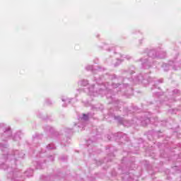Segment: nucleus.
Wrapping results in <instances>:
<instances>
[{
    "label": "nucleus",
    "mask_w": 181,
    "mask_h": 181,
    "mask_svg": "<svg viewBox=\"0 0 181 181\" xmlns=\"http://www.w3.org/2000/svg\"><path fill=\"white\" fill-rule=\"evenodd\" d=\"M6 127V124L4 123H0V129H2L4 131L3 133V135H1L2 139H4V138H9V136H11L12 132L11 131V129L9 127H7L6 129H4Z\"/></svg>",
    "instance_id": "f257e3e1"
},
{
    "label": "nucleus",
    "mask_w": 181,
    "mask_h": 181,
    "mask_svg": "<svg viewBox=\"0 0 181 181\" xmlns=\"http://www.w3.org/2000/svg\"><path fill=\"white\" fill-rule=\"evenodd\" d=\"M98 90H95V92H94V85H92L90 88H88V91L90 95L96 96L98 95V94H103V91H105L103 90V88H98Z\"/></svg>",
    "instance_id": "f03ea898"
},
{
    "label": "nucleus",
    "mask_w": 181,
    "mask_h": 181,
    "mask_svg": "<svg viewBox=\"0 0 181 181\" xmlns=\"http://www.w3.org/2000/svg\"><path fill=\"white\" fill-rule=\"evenodd\" d=\"M142 66L144 69H150L151 68V62H149L147 59H144V62L142 63Z\"/></svg>",
    "instance_id": "7ed1b4c3"
},
{
    "label": "nucleus",
    "mask_w": 181,
    "mask_h": 181,
    "mask_svg": "<svg viewBox=\"0 0 181 181\" xmlns=\"http://www.w3.org/2000/svg\"><path fill=\"white\" fill-rule=\"evenodd\" d=\"M13 156H18V158H23L25 156V153H21L18 150H16L13 153Z\"/></svg>",
    "instance_id": "20e7f679"
},
{
    "label": "nucleus",
    "mask_w": 181,
    "mask_h": 181,
    "mask_svg": "<svg viewBox=\"0 0 181 181\" xmlns=\"http://www.w3.org/2000/svg\"><path fill=\"white\" fill-rule=\"evenodd\" d=\"M62 101H63L64 103H66V104H69V103H70V101H71V99L68 98L66 96H63L62 98Z\"/></svg>",
    "instance_id": "39448f33"
},
{
    "label": "nucleus",
    "mask_w": 181,
    "mask_h": 181,
    "mask_svg": "<svg viewBox=\"0 0 181 181\" xmlns=\"http://www.w3.org/2000/svg\"><path fill=\"white\" fill-rule=\"evenodd\" d=\"M21 139V133H16L13 136L14 141H19Z\"/></svg>",
    "instance_id": "423d86ee"
},
{
    "label": "nucleus",
    "mask_w": 181,
    "mask_h": 181,
    "mask_svg": "<svg viewBox=\"0 0 181 181\" xmlns=\"http://www.w3.org/2000/svg\"><path fill=\"white\" fill-rule=\"evenodd\" d=\"M7 147L8 144H4L2 143H0V149H1V151H4V149H6Z\"/></svg>",
    "instance_id": "0eeeda50"
},
{
    "label": "nucleus",
    "mask_w": 181,
    "mask_h": 181,
    "mask_svg": "<svg viewBox=\"0 0 181 181\" xmlns=\"http://www.w3.org/2000/svg\"><path fill=\"white\" fill-rule=\"evenodd\" d=\"M148 56H151V57H156V52L155 51H151Z\"/></svg>",
    "instance_id": "6e6552de"
},
{
    "label": "nucleus",
    "mask_w": 181,
    "mask_h": 181,
    "mask_svg": "<svg viewBox=\"0 0 181 181\" xmlns=\"http://www.w3.org/2000/svg\"><path fill=\"white\" fill-rule=\"evenodd\" d=\"M47 149H56V146H54V144H50L47 146Z\"/></svg>",
    "instance_id": "1a4fd4ad"
},
{
    "label": "nucleus",
    "mask_w": 181,
    "mask_h": 181,
    "mask_svg": "<svg viewBox=\"0 0 181 181\" xmlns=\"http://www.w3.org/2000/svg\"><path fill=\"white\" fill-rule=\"evenodd\" d=\"M81 119L82 121H88V115L83 114Z\"/></svg>",
    "instance_id": "9d476101"
},
{
    "label": "nucleus",
    "mask_w": 181,
    "mask_h": 181,
    "mask_svg": "<svg viewBox=\"0 0 181 181\" xmlns=\"http://www.w3.org/2000/svg\"><path fill=\"white\" fill-rule=\"evenodd\" d=\"M88 84V81L83 80L81 81V86H83L84 87H86V86H87Z\"/></svg>",
    "instance_id": "9b49d317"
},
{
    "label": "nucleus",
    "mask_w": 181,
    "mask_h": 181,
    "mask_svg": "<svg viewBox=\"0 0 181 181\" xmlns=\"http://www.w3.org/2000/svg\"><path fill=\"white\" fill-rule=\"evenodd\" d=\"M86 69L88 70V71L93 70V67L92 65H88V66L86 67Z\"/></svg>",
    "instance_id": "f8f14e48"
},
{
    "label": "nucleus",
    "mask_w": 181,
    "mask_h": 181,
    "mask_svg": "<svg viewBox=\"0 0 181 181\" xmlns=\"http://www.w3.org/2000/svg\"><path fill=\"white\" fill-rule=\"evenodd\" d=\"M124 59H127V60H129L131 59V57L129 56H126V57H122L121 58V62L124 61Z\"/></svg>",
    "instance_id": "ddd939ff"
},
{
    "label": "nucleus",
    "mask_w": 181,
    "mask_h": 181,
    "mask_svg": "<svg viewBox=\"0 0 181 181\" xmlns=\"http://www.w3.org/2000/svg\"><path fill=\"white\" fill-rule=\"evenodd\" d=\"M138 80H139V81H142V76L139 75L138 76Z\"/></svg>",
    "instance_id": "4468645a"
},
{
    "label": "nucleus",
    "mask_w": 181,
    "mask_h": 181,
    "mask_svg": "<svg viewBox=\"0 0 181 181\" xmlns=\"http://www.w3.org/2000/svg\"><path fill=\"white\" fill-rule=\"evenodd\" d=\"M118 86H119V84H113L112 86L115 88H117V87H118Z\"/></svg>",
    "instance_id": "2eb2a0df"
},
{
    "label": "nucleus",
    "mask_w": 181,
    "mask_h": 181,
    "mask_svg": "<svg viewBox=\"0 0 181 181\" xmlns=\"http://www.w3.org/2000/svg\"><path fill=\"white\" fill-rule=\"evenodd\" d=\"M47 104H49V105H50L52 104V101H50L49 100H47Z\"/></svg>",
    "instance_id": "dca6fc26"
},
{
    "label": "nucleus",
    "mask_w": 181,
    "mask_h": 181,
    "mask_svg": "<svg viewBox=\"0 0 181 181\" xmlns=\"http://www.w3.org/2000/svg\"><path fill=\"white\" fill-rule=\"evenodd\" d=\"M25 175H26V176H28V177H29L30 176H32V175H28V171L25 172Z\"/></svg>",
    "instance_id": "f3484780"
},
{
    "label": "nucleus",
    "mask_w": 181,
    "mask_h": 181,
    "mask_svg": "<svg viewBox=\"0 0 181 181\" xmlns=\"http://www.w3.org/2000/svg\"><path fill=\"white\" fill-rule=\"evenodd\" d=\"M119 63H121V61H119L118 63L115 64V66H118V64H119Z\"/></svg>",
    "instance_id": "a211bd4d"
},
{
    "label": "nucleus",
    "mask_w": 181,
    "mask_h": 181,
    "mask_svg": "<svg viewBox=\"0 0 181 181\" xmlns=\"http://www.w3.org/2000/svg\"><path fill=\"white\" fill-rule=\"evenodd\" d=\"M160 59H164L165 55H163V56H160Z\"/></svg>",
    "instance_id": "6ab92c4d"
},
{
    "label": "nucleus",
    "mask_w": 181,
    "mask_h": 181,
    "mask_svg": "<svg viewBox=\"0 0 181 181\" xmlns=\"http://www.w3.org/2000/svg\"><path fill=\"white\" fill-rule=\"evenodd\" d=\"M52 130H53V129L51 128L49 131L52 132Z\"/></svg>",
    "instance_id": "aec40b11"
},
{
    "label": "nucleus",
    "mask_w": 181,
    "mask_h": 181,
    "mask_svg": "<svg viewBox=\"0 0 181 181\" xmlns=\"http://www.w3.org/2000/svg\"><path fill=\"white\" fill-rule=\"evenodd\" d=\"M8 158H11V155H8Z\"/></svg>",
    "instance_id": "412c9836"
},
{
    "label": "nucleus",
    "mask_w": 181,
    "mask_h": 181,
    "mask_svg": "<svg viewBox=\"0 0 181 181\" xmlns=\"http://www.w3.org/2000/svg\"><path fill=\"white\" fill-rule=\"evenodd\" d=\"M63 107H66V105H63Z\"/></svg>",
    "instance_id": "4be33fe9"
},
{
    "label": "nucleus",
    "mask_w": 181,
    "mask_h": 181,
    "mask_svg": "<svg viewBox=\"0 0 181 181\" xmlns=\"http://www.w3.org/2000/svg\"><path fill=\"white\" fill-rule=\"evenodd\" d=\"M127 127H129V124H127Z\"/></svg>",
    "instance_id": "5701e85b"
}]
</instances>
